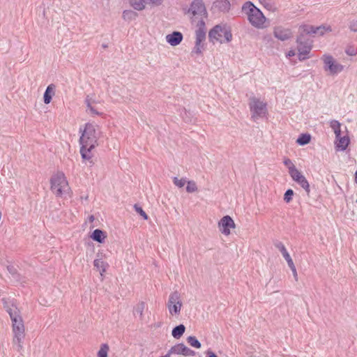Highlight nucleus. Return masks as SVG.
I'll use <instances>...</instances> for the list:
<instances>
[{
  "label": "nucleus",
  "mask_w": 357,
  "mask_h": 357,
  "mask_svg": "<svg viewBox=\"0 0 357 357\" xmlns=\"http://www.w3.org/2000/svg\"><path fill=\"white\" fill-rule=\"evenodd\" d=\"M299 31H301V33H303L306 36L307 35H316V26L308 24H303L299 27Z\"/></svg>",
  "instance_id": "24"
},
{
  "label": "nucleus",
  "mask_w": 357,
  "mask_h": 357,
  "mask_svg": "<svg viewBox=\"0 0 357 357\" xmlns=\"http://www.w3.org/2000/svg\"><path fill=\"white\" fill-rule=\"evenodd\" d=\"M108 351V345L107 344H102L100 350L98 352V357H107Z\"/></svg>",
  "instance_id": "35"
},
{
  "label": "nucleus",
  "mask_w": 357,
  "mask_h": 357,
  "mask_svg": "<svg viewBox=\"0 0 357 357\" xmlns=\"http://www.w3.org/2000/svg\"><path fill=\"white\" fill-rule=\"evenodd\" d=\"M13 331L14 334L24 333V326L21 316L16 318V315H11Z\"/></svg>",
  "instance_id": "15"
},
{
  "label": "nucleus",
  "mask_w": 357,
  "mask_h": 357,
  "mask_svg": "<svg viewBox=\"0 0 357 357\" xmlns=\"http://www.w3.org/2000/svg\"><path fill=\"white\" fill-rule=\"evenodd\" d=\"M188 13L193 16L199 15L207 17V12L202 0H194L190 4Z\"/></svg>",
  "instance_id": "10"
},
{
  "label": "nucleus",
  "mask_w": 357,
  "mask_h": 357,
  "mask_svg": "<svg viewBox=\"0 0 357 357\" xmlns=\"http://www.w3.org/2000/svg\"><path fill=\"white\" fill-rule=\"evenodd\" d=\"M294 194V192L292 189L287 190L284 195V200L287 203H289L292 200Z\"/></svg>",
  "instance_id": "38"
},
{
  "label": "nucleus",
  "mask_w": 357,
  "mask_h": 357,
  "mask_svg": "<svg viewBox=\"0 0 357 357\" xmlns=\"http://www.w3.org/2000/svg\"><path fill=\"white\" fill-rule=\"evenodd\" d=\"M183 36L180 31H173L172 33L167 35L166 40L172 46L179 45L183 40Z\"/></svg>",
  "instance_id": "16"
},
{
  "label": "nucleus",
  "mask_w": 357,
  "mask_h": 357,
  "mask_svg": "<svg viewBox=\"0 0 357 357\" xmlns=\"http://www.w3.org/2000/svg\"><path fill=\"white\" fill-rule=\"evenodd\" d=\"M321 59L324 62V70L328 72L330 75H336L344 70V66L337 63L331 55L324 54Z\"/></svg>",
  "instance_id": "6"
},
{
  "label": "nucleus",
  "mask_w": 357,
  "mask_h": 357,
  "mask_svg": "<svg viewBox=\"0 0 357 357\" xmlns=\"http://www.w3.org/2000/svg\"><path fill=\"white\" fill-rule=\"evenodd\" d=\"M311 141V135L308 133L301 134L296 139V143L300 146H305Z\"/></svg>",
  "instance_id": "25"
},
{
  "label": "nucleus",
  "mask_w": 357,
  "mask_h": 357,
  "mask_svg": "<svg viewBox=\"0 0 357 357\" xmlns=\"http://www.w3.org/2000/svg\"><path fill=\"white\" fill-rule=\"evenodd\" d=\"M296 43L298 44V59L301 61H304L307 58L306 55H307L312 50V40L310 39L307 36L300 32L299 35L297 36Z\"/></svg>",
  "instance_id": "4"
},
{
  "label": "nucleus",
  "mask_w": 357,
  "mask_h": 357,
  "mask_svg": "<svg viewBox=\"0 0 357 357\" xmlns=\"http://www.w3.org/2000/svg\"><path fill=\"white\" fill-rule=\"evenodd\" d=\"M232 39L231 29L226 24H217L208 32V40L213 44L215 42L220 43H229Z\"/></svg>",
  "instance_id": "3"
},
{
  "label": "nucleus",
  "mask_w": 357,
  "mask_h": 357,
  "mask_svg": "<svg viewBox=\"0 0 357 357\" xmlns=\"http://www.w3.org/2000/svg\"><path fill=\"white\" fill-rule=\"evenodd\" d=\"M284 163L285 165H293L291 163V160H289V159H287L286 160H284Z\"/></svg>",
  "instance_id": "49"
},
{
  "label": "nucleus",
  "mask_w": 357,
  "mask_h": 357,
  "mask_svg": "<svg viewBox=\"0 0 357 357\" xmlns=\"http://www.w3.org/2000/svg\"><path fill=\"white\" fill-rule=\"evenodd\" d=\"M356 203H357V199H356Z\"/></svg>",
  "instance_id": "54"
},
{
  "label": "nucleus",
  "mask_w": 357,
  "mask_h": 357,
  "mask_svg": "<svg viewBox=\"0 0 357 357\" xmlns=\"http://www.w3.org/2000/svg\"><path fill=\"white\" fill-rule=\"evenodd\" d=\"M185 331V326L181 324L175 326L172 331V335L175 339L181 338Z\"/></svg>",
  "instance_id": "23"
},
{
  "label": "nucleus",
  "mask_w": 357,
  "mask_h": 357,
  "mask_svg": "<svg viewBox=\"0 0 357 357\" xmlns=\"http://www.w3.org/2000/svg\"><path fill=\"white\" fill-rule=\"evenodd\" d=\"M6 311L9 314L10 318L11 315L13 316V314L16 315V318L20 316V310L14 303L12 304V307H8Z\"/></svg>",
  "instance_id": "34"
},
{
  "label": "nucleus",
  "mask_w": 357,
  "mask_h": 357,
  "mask_svg": "<svg viewBox=\"0 0 357 357\" xmlns=\"http://www.w3.org/2000/svg\"><path fill=\"white\" fill-rule=\"evenodd\" d=\"M336 142H335V149L337 151H344L347 149L348 147L349 143H350V139L349 136H343L341 135L340 137H335Z\"/></svg>",
  "instance_id": "18"
},
{
  "label": "nucleus",
  "mask_w": 357,
  "mask_h": 357,
  "mask_svg": "<svg viewBox=\"0 0 357 357\" xmlns=\"http://www.w3.org/2000/svg\"><path fill=\"white\" fill-rule=\"evenodd\" d=\"M345 52L349 56H356L357 54L356 50L353 47H349L347 48Z\"/></svg>",
  "instance_id": "42"
},
{
  "label": "nucleus",
  "mask_w": 357,
  "mask_h": 357,
  "mask_svg": "<svg viewBox=\"0 0 357 357\" xmlns=\"http://www.w3.org/2000/svg\"><path fill=\"white\" fill-rule=\"evenodd\" d=\"M187 342L191 347L196 349H199L202 347L201 342L197 339L195 336L188 337Z\"/></svg>",
  "instance_id": "29"
},
{
  "label": "nucleus",
  "mask_w": 357,
  "mask_h": 357,
  "mask_svg": "<svg viewBox=\"0 0 357 357\" xmlns=\"http://www.w3.org/2000/svg\"><path fill=\"white\" fill-rule=\"evenodd\" d=\"M134 208L135 210V211L139 213L142 218L144 220H148L149 219V216L146 213V212L143 210V208L139 206L137 204H135L134 205Z\"/></svg>",
  "instance_id": "37"
},
{
  "label": "nucleus",
  "mask_w": 357,
  "mask_h": 357,
  "mask_svg": "<svg viewBox=\"0 0 357 357\" xmlns=\"http://www.w3.org/2000/svg\"><path fill=\"white\" fill-rule=\"evenodd\" d=\"M186 182L187 181L185 178L178 179L177 177H174V178H173L174 184L178 188L183 187Z\"/></svg>",
  "instance_id": "40"
},
{
  "label": "nucleus",
  "mask_w": 357,
  "mask_h": 357,
  "mask_svg": "<svg viewBox=\"0 0 357 357\" xmlns=\"http://www.w3.org/2000/svg\"><path fill=\"white\" fill-rule=\"evenodd\" d=\"M171 355L172 354H169V351H168L166 355L162 356H160V357H170Z\"/></svg>",
  "instance_id": "51"
},
{
  "label": "nucleus",
  "mask_w": 357,
  "mask_h": 357,
  "mask_svg": "<svg viewBox=\"0 0 357 357\" xmlns=\"http://www.w3.org/2000/svg\"><path fill=\"white\" fill-rule=\"evenodd\" d=\"M354 181L356 183H357V170L356 171L354 174Z\"/></svg>",
  "instance_id": "50"
},
{
  "label": "nucleus",
  "mask_w": 357,
  "mask_h": 357,
  "mask_svg": "<svg viewBox=\"0 0 357 357\" xmlns=\"http://www.w3.org/2000/svg\"><path fill=\"white\" fill-rule=\"evenodd\" d=\"M163 0H144L145 3L152 4L154 6H160Z\"/></svg>",
  "instance_id": "43"
},
{
  "label": "nucleus",
  "mask_w": 357,
  "mask_h": 357,
  "mask_svg": "<svg viewBox=\"0 0 357 357\" xmlns=\"http://www.w3.org/2000/svg\"><path fill=\"white\" fill-rule=\"evenodd\" d=\"M289 173L292 179L301 186L303 185L307 181L301 172L296 169L294 165L289 167Z\"/></svg>",
  "instance_id": "13"
},
{
  "label": "nucleus",
  "mask_w": 357,
  "mask_h": 357,
  "mask_svg": "<svg viewBox=\"0 0 357 357\" xmlns=\"http://www.w3.org/2000/svg\"><path fill=\"white\" fill-rule=\"evenodd\" d=\"M89 219H90V221H91V222L93 221V220H94L93 215H91Z\"/></svg>",
  "instance_id": "53"
},
{
  "label": "nucleus",
  "mask_w": 357,
  "mask_h": 357,
  "mask_svg": "<svg viewBox=\"0 0 357 357\" xmlns=\"http://www.w3.org/2000/svg\"><path fill=\"white\" fill-rule=\"evenodd\" d=\"M197 190V187L195 181H188L187 182L186 191L189 193L195 192Z\"/></svg>",
  "instance_id": "36"
},
{
  "label": "nucleus",
  "mask_w": 357,
  "mask_h": 357,
  "mask_svg": "<svg viewBox=\"0 0 357 357\" xmlns=\"http://www.w3.org/2000/svg\"><path fill=\"white\" fill-rule=\"evenodd\" d=\"M330 126L333 130L335 135V137H340V136L341 135L340 123L337 120H332L330 122Z\"/></svg>",
  "instance_id": "27"
},
{
  "label": "nucleus",
  "mask_w": 357,
  "mask_h": 357,
  "mask_svg": "<svg viewBox=\"0 0 357 357\" xmlns=\"http://www.w3.org/2000/svg\"><path fill=\"white\" fill-rule=\"evenodd\" d=\"M274 245L280 251L283 257L287 261V264L292 265V263H294V261L291 256L289 255V252H287L284 245L280 241H276L275 243H274Z\"/></svg>",
  "instance_id": "19"
},
{
  "label": "nucleus",
  "mask_w": 357,
  "mask_h": 357,
  "mask_svg": "<svg viewBox=\"0 0 357 357\" xmlns=\"http://www.w3.org/2000/svg\"><path fill=\"white\" fill-rule=\"evenodd\" d=\"M301 187L305 190L307 196L310 197V189L308 181H307L306 183H305V184H303V185H302Z\"/></svg>",
  "instance_id": "45"
},
{
  "label": "nucleus",
  "mask_w": 357,
  "mask_h": 357,
  "mask_svg": "<svg viewBox=\"0 0 357 357\" xmlns=\"http://www.w3.org/2000/svg\"><path fill=\"white\" fill-rule=\"evenodd\" d=\"M197 26V29L206 30L205 22L202 18L198 21Z\"/></svg>",
  "instance_id": "44"
},
{
  "label": "nucleus",
  "mask_w": 357,
  "mask_h": 357,
  "mask_svg": "<svg viewBox=\"0 0 357 357\" xmlns=\"http://www.w3.org/2000/svg\"><path fill=\"white\" fill-rule=\"evenodd\" d=\"M195 45L193 48L192 52L197 54H200L202 52V50L204 49V42L206 40V31L202 29H197L195 31Z\"/></svg>",
  "instance_id": "9"
},
{
  "label": "nucleus",
  "mask_w": 357,
  "mask_h": 357,
  "mask_svg": "<svg viewBox=\"0 0 357 357\" xmlns=\"http://www.w3.org/2000/svg\"><path fill=\"white\" fill-rule=\"evenodd\" d=\"M230 2L228 0H216L213 2L212 9L218 11L227 13L230 10Z\"/></svg>",
  "instance_id": "17"
},
{
  "label": "nucleus",
  "mask_w": 357,
  "mask_h": 357,
  "mask_svg": "<svg viewBox=\"0 0 357 357\" xmlns=\"http://www.w3.org/2000/svg\"><path fill=\"white\" fill-rule=\"evenodd\" d=\"M180 295L178 291L172 292L167 302V307L171 314H180L182 303L179 301Z\"/></svg>",
  "instance_id": "8"
},
{
  "label": "nucleus",
  "mask_w": 357,
  "mask_h": 357,
  "mask_svg": "<svg viewBox=\"0 0 357 357\" xmlns=\"http://www.w3.org/2000/svg\"><path fill=\"white\" fill-rule=\"evenodd\" d=\"M332 29L331 26L321 25L316 26L317 35L323 36L326 31H331Z\"/></svg>",
  "instance_id": "32"
},
{
  "label": "nucleus",
  "mask_w": 357,
  "mask_h": 357,
  "mask_svg": "<svg viewBox=\"0 0 357 357\" xmlns=\"http://www.w3.org/2000/svg\"><path fill=\"white\" fill-rule=\"evenodd\" d=\"M7 270L8 271V273L17 280H20V273H18L17 268L12 266V265H10V266H7Z\"/></svg>",
  "instance_id": "33"
},
{
  "label": "nucleus",
  "mask_w": 357,
  "mask_h": 357,
  "mask_svg": "<svg viewBox=\"0 0 357 357\" xmlns=\"http://www.w3.org/2000/svg\"><path fill=\"white\" fill-rule=\"evenodd\" d=\"M169 354L182 355L184 356H194L195 352L185 346L183 343H178L172 347L169 350Z\"/></svg>",
  "instance_id": "11"
},
{
  "label": "nucleus",
  "mask_w": 357,
  "mask_h": 357,
  "mask_svg": "<svg viewBox=\"0 0 357 357\" xmlns=\"http://www.w3.org/2000/svg\"><path fill=\"white\" fill-rule=\"evenodd\" d=\"M93 265L100 271L101 275H102V273L106 271L107 266L105 263L101 259H95L93 261Z\"/></svg>",
  "instance_id": "30"
},
{
  "label": "nucleus",
  "mask_w": 357,
  "mask_h": 357,
  "mask_svg": "<svg viewBox=\"0 0 357 357\" xmlns=\"http://www.w3.org/2000/svg\"><path fill=\"white\" fill-rule=\"evenodd\" d=\"M51 190L56 197H61L63 188L68 185L66 178L63 172H57L50 178Z\"/></svg>",
  "instance_id": "5"
},
{
  "label": "nucleus",
  "mask_w": 357,
  "mask_h": 357,
  "mask_svg": "<svg viewBox=\"0 0 357 357\" xmlns=\"http://www.w3.org/2000/svg\"><path fill=\"white\" fill-rule=\"evenodd\" d=\"M131 6L137 10H142L144 9V0H130Z\"/></svg>",
  "instance_id": "28"
},
{
  "label": "nucleus",
  "mask_w": 357,
  "mask_h": 357,
  "mask_svg": "<svg viewBox=\"0 0 357 357\" xmlns=\"http://www.w3.org/2000/svg\"><path fill=\"white\" fill-rule=\"evenodd\" d=\"M295 55V52L294 50H289L287 54V57H291V56H294Z\"/></svg>",
  "instance_id": "48"
},
{
  "label": "nucleus",
  "mask_w": 357,
  "mask_h": 357,
  "mask_svg": "<svg viewBox=\"0 0 357 357\" xmlns=\"http://www.w3.org/2000/svg\"><path fill=\"white\" fill-rule=\"evenodd\" d=\"M249 107L252 112L253 119L263 117L267 113V105L266 102L260 101L259 99L252 97L250 98Z\"/></svg>",
  "instance_id": "7"
},
{
  "label": "nucleus",
  "mask_w": 357,
  "mask_h": 357,
  "mask_svg": "<svg viewBox=\"0 0 357 357\" xmlns=\"http://www.w3.org/2000/svg\"><path fill=\"white\" fill-rule=\"evenodd\" d=\"M144 309V303L142 302V303H139L135 308L134 314L135 315L139 314L140 317H142Z\"/></svg>",
  "instance_id": "39"
},
{
  "label": "nucleus",
  "mask_w": 357,
  "mask_h": 357,
  "mask_svg": "<svg viewBox=\"0 0 357 357\" xmlns=\"http://www.w3.org/2000/svg\"><path fill=\"white\" fill-rule=\"evenodd\" d=\"M102 48L106 49L108 46L107 44H102Z\"/></svg>",
  "instance_id": "52"
},
{
  "label": "nucleus",
  "mask_w": 357,
  "mask_h": 357,
  "mask_svg": "<svg viewBox=\"0 0 357 357\" xmlns=\"http://www.w3.org/2000/svg\"><path fill=\"white\" fill-rule=\"evenodd\" d=\"M24 338V333L14 334L13 342L14 345H16L15 349L18 352H21L23 349L22 342Z\"/></svg>",
  "instance_id": "22"
},
{
  "label": "nucleus",
  "mask_w": 357,
  "mask_h": 357,
  "mask_svg": "<svg viewBox=\"0 0 357 357\" xmlns=\"http://www.w3.org/2000/svg\"><path fill=\"white\" fill-rule=\"evenodd\" d=\"M55 85L54 84H50L47 86L45 89V91L43 94V101L45 104H49L52 101L53 96H54V90Z\"/></svg>",
  "instance_id": "21"
},
{
  "label": "nucleus",
  "mask_w": 357,
  "mask_h": 357,
  "mask_svg": "<svg viewBox=\"0 0 357 357\" xmlns=\"http://www.w3.org/2000/svg\"><path fill=\"white\" fill-rule=\"evenodd\" d=\"M274 36L280 40L284 41L292 36V32L289 29H285L282 26H277L273 31Z\"/></svg>",
  "instance_id": "14"
},
{
  "label": "nucleus",
  "mask_w": 357,
  "mask_h": 357,
  "mask_svg": "<svg viewBox=\"0 0 357 357\" xmlns=\"http://www.w3.org/2000/svg\"><path fill=\"white\" fill-rule=\"evenodd\" d=\"M206 357H218V356L214 352H213L210 350H208L206 352Z\"/></svg>",
  "instance_id": "47"
},
{
  "label": "nucleus",
  "mask_w": 357,
  "mask_h": 357,
  "mask_svg": "<svg viewBox=\"0 0 357 357\" xmlns=\"http://www.w3.org/2000/svg\"><path fill=\"white\" fill-rule=\"evenodd\" d=\"M138 13L131 10H126L123 12L122 17L124 20L131 21L135 20Z\"/></svg>",
  "instance_id": "26"
},
{
  "label": "nucleus",
  "mask_w": 357,
  "mask_h": 357,
  "mask_svg": "<svg viewBox=\"0 0 357 357\" xmlns=\"http://www.w3.org/2000/svg\"><path fill=\"white\" fill-rule=\"evenodd\" d=\"M85 103L86 105L87 108L90 110L92 114L100 116L102 113L98 112L92 105H91V99L89 98V96H86L85 99Z\"/></svg>",
  "instance_id": "31"
},
{
  "label": "nucleus",
  "mask_w": 357,
  "mask_h": 357,
  "mask_svg": "<svg viewBox=\"0 0 357 357\" xmlns=\"http://www.w3.org/2000/svg\"><path fill=\"white\" fill-rule=\"evenodd\" d=\"M220 230L225 235L230 234V229L235 227V223L233 219L229 215L224 216L219 222Z\"/></svg>",
  "instance_id": "12"
},
{
  "label": "nucleus",
  "mask_w": 357,
  "mask_h": 357,
  "mask_svg": "<svg viewBox=\"0 0 357 357\" xmlns=\"http://www.w3.org/2000/svg\"><path fill=\"white\" fill-rule=\"evenodd\" d=\"M349 28L351 31L357 32V20H352L349 22Z\"/></svg>",
  "instance_id": "41"
},
{
  "label": "nucleus",
  "mask_w": 357,
  "mask_h": 357,
  "mask_svg": "<svg viewBox=\"0 0 357 357\" xmlns=\"http://www.w3.org/2000/svg\"><path fill=\"white\" fill-rule=\"evenodd\" d=\"M106 237V232L100 229H96L95 230L93 231V232L91 234V238L94 241H96L99 243H102L105 241Z\"/></svg>",
  "instance_id": "20"
},
{
  "label": "nucleus",
  "mask_w": 357,
  "mask_h": 357,
  "mask_svg": "<svg viewBox=\"0 0 357 357\" xmlns=\"http://www.w3.org/2000/svg\"><path fill=\"white\" fill-rule=\"evenodd\" d=\"M288 266L290 268V269L291 270L294 278L296 279V280H298L297 279V272H296V269L294 264L292 263V265H288Z\"/></svg>",
  "instance_id": "46"
},
{
  "label": "nucleus",
  "mask_w": 357,
  "mask_h": 357,
  "mask_svg": "<svg viewBox=\"0 0 357 357\" xmlns=\"http://www.w3.org/2000/svg\"><path fill=\"white\" fill-rule=\"evenodd\" d=\"M79 130L82 132L79 140L81 145L80 154L82 158L84 160L89 161L90 165H92L94 163L91 160V151L98 145V137L95 127L93 124L87 123L84 129L82 130V128H80Z\"/></svg>",
  "instance_id": "1"
},
{
  "label": "nucleus",
  "mask_w": 357,
  "mask_h": 357,
  "mask_svg": "<svg viewBox=\"0 0 357 357\" xmlns=\"http://www.w3.org/2000/svg\"><path fill=\"white\" fill-rule=\"evenodd\" d=\"M242 12L248 16L249 22L257 29H264L266 27L265 22L266 18L261 12L255 5L248 1L243 3L242 6Z\"/></svg>",
  "instance_id": "2"
}]
</instances>
